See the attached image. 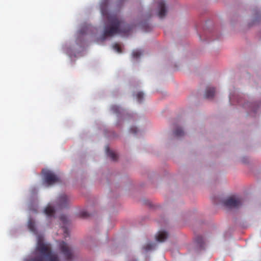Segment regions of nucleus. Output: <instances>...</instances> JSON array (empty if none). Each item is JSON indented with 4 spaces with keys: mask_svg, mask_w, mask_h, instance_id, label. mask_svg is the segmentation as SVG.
<instances>
[{
    "mask_svg": "<svg viewBox=\"0 0 261 261\" xmlns=\"http://www.w3.org/2000/svg\"><path fill=\"white\" fill-rule=\"evenodd\" d=\"M136 97L138 101L141 102L144 97V94L142 92H139L136 95Z\"/></svg>",
    "mask_w": 261,
    "mask_h": 261,
    "instance_id": "obj_18",
    "label": "nucleus"
},
{
    "mask_svg": "<svg viewBox=\"0 0 261 261\" xmlns=\"http://www.w3.org/2000/svg\"><path fill=\"white\" fill-rule=\"evenodd\" d=\"M106 151L107 155L111 158L113 161H116L117 159V155L113 151L111 150L109 147H106Z\"/></svg>",
    "mask_w": 261,
    "mask_h": 261,
    "instance_id": "obj_11",
    "label": "nucleus"
},
{
    "mask_svg": "<svg viewBox=\"0 0 261 261\" xmlns=\"http://www.w3.org/2000/svg\"><path fill=\"white\" fill-rule=\"evenodd\" d=\"M158 7L159 11L158 13V16L160 18L164 17L167 13V10L165 3L163 1H160L158 3Z\"/></svg>",
    "mask_w": 261,
    "mask_h": 261,
    "instance_id": "obj_7",
    "label": "nucleus"
},
{
    "mask_svg": "<svg viewBox=\"0 0 261 261\" xmlns=\"http://www.w3.org/2000/svg\"><path fill=\"white\" fill-rule=\"evenodd\" d=\"M130 132L132 134H136L137 133L138 129L135 126H132L130 128Z\"/></svg>",
    "mask_w": 261,
    "mask_h": 261,
    "instance_id": "obj_22",
    "label": "nucleus"
},
{
    "mask_svg": "<svg viewBox=\"0 0 261 261\" xmlns=\"http://www.w3.org/2000/svg\"><path fill=\"white\" fill-rule=\"evenodd\" d=\"M168 234L167 232L160 231L156 236V240L160 242H164L168 238Z\"/></svg>",
    "mask_w": 261,
    "mask_h": 261,
    "instance_id": "obj_8",
    "label": "nucleus"
},
{
    "mask_svg": "<svg viewBox=\"0 0 261 261\" xmlns=\"http://www.w3.org/2000/svg\"><path fill=\"white\" fill-rule=\"evenodd\" d=\"M44 213L48 217L53 216L55 213V210L50 205H48L44 209Z\"/></svg>",
    "mask_w": 261,
    "mask_h": 261,
    "instance_id": "obj_10",
    "label": "nucleus"
},
{
    "mask_svg": "<svg viewBox=\"0 0 261 261\" xmlns=\"http://www.w3.org/2000/svg\"><path fill=\"white\" fill-rule=\"evenodd\" d=\"M58 204L60 208L66 207L69 202V198L65 194H61L58 198Z\"/></svg>",
    "mask_w": 261,
    "mask_h": 261,
    "instance_id": "obj_6",
    "label": "nucleus"
},
{
    "mask_svg": "<svg viewBox=\"0 0 261 261\" xmlns=\"http://www.w3.org/2000/svg\"><path fill=\"white\" fill-rule=\"evenodd\" d=\"M89 215L87 212L83 211L81 213V216L83 218H87L89 217Z\"/></svg>",
    "mask_w": 261,
    "mask_h": 261,
    "instance_id": "obj_23",
    "label": "nucleus"
},
{
    "mask_svg": "<svg viewBox=\"0 0 261 261\" xmlns=\"http://www.w3.org/2000/svg\"><path fill=\"white\" fill-rule=\"evenodd\" d=\"M155 244L154 243H149L143 246V249L145 251H149L155 248Z\"/></svg>",
    "mask_w": 261,
    "mask_h": 261,
    "instance_id": "obj_13",
    "label": "nucleus"
},
{
    "mask_svg": "<svg viewBox=\"0 0 261 261\" xmlns=\"http://www.w3.org/2000/svg\"><path fill=\"white\" fill-rule=\"evenodd\" d=\"M63 230L64 232L65 237H68L69 236V233L67 229L65 227H63Z\"/></svg>",
    "mask_w": 261,
    "mask_h": 261,
    "instance_id": "obj_24",
    "label": "nucleus"
},
{
    "mask_svg": "<svg viewBox=\"0 0 261 261\" xmlns=\"http://www.w3.org/2000/svg\"><path fill=\"white\" fill-rule=\"evenodd\" d=\"M108 24L105 28L102 37L103 40L107 37H112L117 34L127 36L129 34L133 28V25L126 24L116 14H109L108 16Z\"/></svg>",
    "mask_w": 261,
    "mask_h": 261,
    "instance_id": "obj_1",
    "label": "nucleus"
},
{
    "mask_svg": "<svg viewBox=\"0 0 261 261\" xmlns=\"http://www.w3.org/2000/svg\"><path fill=\"white\" fill-rule=\"evenodd\" d=\"M196 242L201 249L203 248L204 242L203 239L201 236H198L196 238Z\"/></svg>",
    "mask_w": 261,
    "mask_h": 261,
    "instance_id": "obj_12",
    "label": "nucleus"
},
{
    "mask_svg": "<svg viewBox=\"0 0 261 261\" xmlns=\"http://www.w3.org/2000/svg\"><path fill=\"white\" fill-rule=\"evenodd\" d=\"M36 256L31 261H60L57 254L52 252L49 244L39 238L36 247Z\"/></svg>",
    "mask_w": 261,
    "mask_h": 261,
    "instance_id": "obj_2",
    "label": "nucleus"
},
{
    "mask_svg": "<svg viewBox=\"0 0 261 261\" xmlns=\"http://www.w3.org/2000/svg\"><path fill=\"white\" fill-rule=\"evenodd\" d=\"M215 90L214 88L207 87L206 89L204 96L206 98H212L214 97Z\"/></svg>",
    "mask_w": 261,
    "mask_h": 261,
    "instance_id": "obj_9",
    "label": "nucleus"
},
{
    "mask_svg": "<svg viewBox=\"0 0 261 261\" xmlns=\"http://www.w3.org/2000/svg\"><path fill=\"white\" fill-rule=\"evenodd\" d=\"M44 180L47 186H51L59 181V178L50 171L44 173Z\"/></svg>",
    "mask_w": 261,
    "mask_h": 261,
    "instance_id": "obj_4",
    "label": "nucleus"
},
{
    "mask_svg": "<svg viewBox=\"0 0 261 261\" xmlns=\"http://www.w3.org/2000/svg\"><path fill=\"white\" fill-rule=\"evenodd\" d=\"M60 220L62 221L64 224H66L67 222V218L65 215H61L60 217Z\"/></svg>",
    "mask_w": 261,
    "mask_h": 261,
    "instance_id": "obj_21",
    "label": "nucleus"
},
{
    "mask_svg": "<svg viewBox=\"0 0 261 261\" xmlns=\"http://www.w3.org/2000/svg\"><path fill=\"white\" fill-rule=\"evenodd\" d=\"M224 205L228 208H238L242 204L240 198L230 197L224 201Z\"/></svg>",
    "mask_w": 261,
    "mask_h": 261,
    "instance_id": "obj_5",
    "label": "nucleus"
},
{
    "mask_svg": "<svg viewBox=\"0 0 261 261\" xmlns=\"http://www.w3.org/2000/svg\"><path fill=\"white\" fill-rule=\"evenodd\" d=\"M254 14L256 16L254 17L253 21H259L261 18V14L260 11L255 10L254 11Z\"/></svg>",
    "mask_w": 261,
    "mask_h": 261,
    "instance_id": "obj_16",
    "label": "nucleus"
},
{
    "mask_svg": "<svg viewBox=\"0 0 261 261\" xmlns=\"http://www.w3.org/2000/svg\"><path fill=\"white\" fill-rule=\"evenodd\" d=\"M60 249L65 258L68 260L73 257V252L71 248L65 242L62 241L60 244Z\"/></svg>",
    "mask_w": 261,
    "mask_h": 261,
    "instance_id": "obj_3",
    "label": "nucleus"
},
{
    "mask_svg": "<svg viewBox=\"0 0 261 261\" xmlns=\"http://www.w3.org/2000/svg\"><path fill=\"white\" fill-rule=\"evenodd\" d=\"M142 55V52L140 50H136L133 51L132 53V56L134 58L137 59L140 57Z\"/></svg>",
    "mask_w": 261,
    "mask_h": 261,
    "instance_id": "obj_17",
    "label": "nucleus"
},
{
    "mask_svg": "<svg viewBox=\"0 0 261 261\" xmlns=\"http://www.w3.org/2000/svg\"><path fill=\"white\" fill-rule=\"evenodd\" d=\"M113 48L118 53H121V49L120 46L119 45V44L116 43L113 45Z\"/></svg>",
    "mask_w": 261,
    "mask_h": 261,
    "instance_id": "obj_20",
    "label": "nucleus"
},
{
    "mask_svg": "<svg viewBox=\"0 0 261 261\" xmlns=\"http://www.w3.org/2000/svg\"><path fill=\"white\" fill-rule=\"evenodd\" d=\"M28 228L32 232L35 231V222L32 220H30L28 222Z\"/></svg>",
    "mask_w": 261,
    "mask_h": 261,
    "instance_id": "obj_15",
    "label": "nucleus"
},
{
    "mask_svg": "<svg viewBox=\"0 0 261 261\" xmlns=\"http://www.w3.org/2000/svg\"><path fill=\"white\" fill-rule=\"evenodd\" d=\"M111 110L113 112V113L116 114L120 113V108L116 105H114L111 107Z\"/></svg>",
    "mask_w": 261,
    "mask_h": 261,
    "instance_id": "obj_19",
    "label": "nucleus"
},
{
    "mask_svg": "<svg viewBox=\"0 0 261 261\" xmlns=\"http://www.w3.org/2000/svg\"><path fill=\"white\" fill-rule=\"evenodd\" d=\"M174 134L176 137H181L184 135V132L181 128L177 127L174 131Z\"/></svg>",
    "mask_w": 261,
    "mask_h": 261,
    "instance_id": "obj_14",
    "label": "nucleus"
}]
</instances>
